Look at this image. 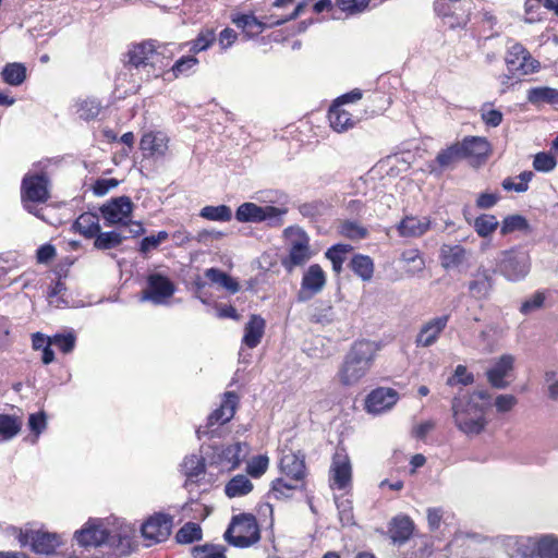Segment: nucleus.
I'll return each instance as SVG.
<instances>
[{"label": "nucleus", "mask_w": 558, "mask_h": 558, "mask_svg": "<svg viewBox=\"0 0 558 558\" xmlns=\"http://www.w3.org/2000/svg\"><path fill=\"white\" fill-rule=\"evenodd\" d=\"M492 405L485 390H475L452 400V416L457 428L468 436L481 434L487 426L486 411Z\"/></svg>", "instance_id": "f257e3e1"}, {"label": "nucleus", "mask_w": 558, "mask_h": 558, "mask_svg": "<svg viewBox=\"0 0 558 558\" xmlns=\"http://www.w3.org/2000/svg\"><path fill=\"white\" fill-rule=\"evenodd\" d=\"M379 350L380 345L375 341H355L343 356L336 373V380L347 388L360 385L369 373Z\"/></svg>", "instance_id": "f03ea898"}, {"label": "nucleus", "mask_w": 558, "mask_h": 558, "mask_svg": "<svg viewBox=\"0 0 558 558\" xmlns=\"http://www.w3.org/2000/svg\"><path fill=\"white\" fill-rule=\"evenodd\" d=\"M259 538V527L255 517L246 513L233 517L225 533V539L229 544L242 548L257 543Z\"/></svg>", "instance_id": "7ed1b4c3"}, {"label": "nucleus", "mask_w": 558, "mask_h": 558, "mask_svg": "<svg viewBox=\"0 0 558 558\" xmlns=\"http://www.w3.org/2000/svg\"><path fill=\"white\" fill-rule=\"evenodd\" d=\"M284 233L289 242V254L282 259V265L288 271H292L294 267L307 263L313 253L310 248V238L303 230L288 228Z\"/></svg>", "instance_id": "20e7f679"}, {"label": "nucleus", "mask_w": 558, "mask_h": 558, "mask_svg": "<svg viewBox=\"0 0 558 558\" xmlns=\"http://www.w3.org/2000/svg\"><path fill=\"white\" fill-rule=\"evenodd\" d=\"M287 208L275 206H259L255 203L246 202L241 204L235 211V219L239 222L259 223L267 221L270 226H281L282 217L287 214Z\"/></svg>", "instance_id": "39448f33"}, {"label": "nucleus", "mask_w": 558, "mask_h": 558, "mask_svg": "<svg viewBox=\"0 0 558 558\" xmlns=\"http://www.w3.org/2000/svg\"><path fill=\"white\" fill-rule=\"evenodd\" d=\"M497 265L505 278L510 281H520L530 272L531 257L525 251L511 248L500 253Z\"/></svg>", "instance_id": "423d86ee"}, {"label": "nucleus", "mask_w": 558, "mask_h": 558, "mask_svg": "<svg viewBox=\"0 0 558 558\" xmlns=\"http://www.w3.org/2000/svg\"><path fill=\"white\" fill-rule=\"evenodd\" d=\"M507 69L513 75L525 76L539 72L541 63L532 57L529 50L520 43H513L507 48L505 56Z\"/></svg>", "instance_id": "0eeeda50"}, {"label": "nucleus", "mask_w": 558, "mask_h": 558, "mask_svg": "<svg viewBox=\"0 0 558 558\" xmlns=\"http://www.w3.org/2000/svg\"><path fill=\"white\" fill-rule=\"evenodd\" d=\"M49 197L48 181L45 175L25 177L22 184V201L25 209L43 218L35 204L45 203Z\"/></svg>", "instance_id": "6e6552de"}, {"label": "nucleus", "mask_w": 558, "mask_h": 558, "mask_svg": "<svg viewBox=\"0 0 558 558\" xmlns=\"http://www.w3.org/2000/svg\"><path fill=\"white\" fill-rule=\"evenodd\" d=\"M518 550L525 558H558V537L543 535L538 538H522Z\"/></svg>", "instance_id": "1a4fd4ad"}, {"label": "nucleus", "mask_w": 558, "mask_h": 558, "mask_svg": "<svg viewBox=\"0 0 558 558\" xmlns=\"http://www.w3.org/2000/svg\"><path fill=\"white\" fill-rule=\"evenodd\" d=\"M172 519L162 513L149 517L141 526V533L147 542L146 546L165 542L171 534Z\"/></svg>", "instance_id": "9d476101"}, {"label": "nucleus", "mask_w": 558, "mask_h": 558, "mask_svg": "<svg viewBox=\"0 0 558 558\" xmlns=\"http://www.w3.org/2000/svg\"><path fill=\"white\" fill-rule=\"evenodd\" d=\"M329 481L332 489H347L352 485V464L344 450H337L329 469Z\"/></svg>", "instance_id": "9b49d317"}, {"label": "nucleus", "mask_w": 558, "mask_h": 558, "mask_svg": "<svg viewBox=\"0 0 558 558\" xmlns=\"http://www.w3.org/2000/svg\"><path fill=\"white\" fill-rule=\"evenodd\" d=\"M174 284L169 278L160 274H150L147 277V287L142 293V301H150L154 304H163L174 293Z\"/></svg>", "instance_id": "f8f14e48"}, {"label": "nucleus", "mask_w": 558, "mask_h": 558, "mask_svg": "<svg viewBox=\"0 0 558 558\" xmlns=\"http://www.w3.org/2000/svg\"><path fill=\"white\" fill-rule=\"evenodd\" d=\"M327 282V276L318 264L311 265L303 274L298 300L305 302L320 293Z\"/></svg>", "instance_id": "ddd939ff"}, {"label": "nucleus", "mask_w": 558, "mask_h": 558, "mask_svg": "<svg viewBox=\"0 0 558 558\" xmlns=\"http://www.w3.org/2000/svg\"><path fill=\"white\" fill-rule=\"evenodd\" d=\"M74 537L80 546L98 547L105 544L110 545V531L98 520H89L80 531H76Z\"/></svg>", "instance_id": "4468645a"}, {"label": "nucleus", "mask_w": 558, "mask_h": 558, "mask_svg": "<svg viewBox=\"0 0 558 558\" xmlns=\"http://www.w3.org/2000/svg\"><path fill=\"white\" fill-rule=\"evenodd\" d=\"M21 546H32V549L38 554H51L61 544L60 536L52 533L32 531L21 532L19 535Z\"/></svg>", "instance_id": "2eb2a0df"}, {"label": "nucleus", "mask_w": 558, "mask_h": 558, "mask_svg": "<svg viewBox=\"0 0 558 558\" xmlns=\"http://www.w3.org/2000/svg\"><path fill=\"white\" fill-rule=\"evenodd\" d=\"M170 138L167 133L157 130L145 132L140 141V149L144 157L162 158L169 150Z\"/></svg>", "instance_id": "dca6fc26"}, {"label": "nucleus", "mask_w": 558, "mask_h": 558, "mask_svg": "<svg viewBox=\"0 0 558 558\" xmlns=\"http://www.w3.org/2000/svg\"><path fill=\"white\" fill-rule=\"evenodd\" d=\"M247 452V445L242 442L217 447L214 449V462L220 465L221 469L231 471L239 466Z\"/></svg>", "instance_id": "f3484780"}, {"label": "nucleus", "mask_w": 558, "mask_h": 558, "mask_svg": "<svg viewBox=\"0 0 558 558\" xmlns=\"http://www.w3.org/2000/svg\"><path fill=\"white\" fill-rule=\"evenodd\" d=\"M133 203L128 196L111 199L101 207V214L109 225L126 223L132 211Z\"/></svg>", "instance_id": "a211bd4d"}, {"label": "nucleus", "mask_w": 558, "mask_h": 558, "mask_svg": "<svg viewBox=\"0 0 558 558\" xmlns=\"http://www.w3.org/2000/svg\"><path fill=\"white\" fill-rule=\"evenodd\" d=\"M449 320L448 315L433 317L425 322L415 338L416 347L428 348L435 344L441 332L447 327Z\"/></svg>", "instance_id": "6ab92c4d"}, {"label": "nucleus", "mask_w": 558, "mask_h": 558, "mask_svg": "<svg viewBox=\"0 0 558 558\" xmlns=\"http://www.w3.org/2000/svg\"><path fill=\"white\" fill-rule=\"evenodd\" d=\"M459 144L463 158L469 159L472 165L484 162L492 151L488 141L481 136H468Z\"/></svg>", "instance_id": "aec40b11"}, {"label": "nucleus", "mask_w": 558, "mask_h": 558, "mask_svg": "<svg viewBox=\"0 0 558 558\" xmlns=\"http://www.w3.org/2000/svg\"><path fill=\"white\" fill-rule=\"evenodd\" d=\"M398 401V392L391 388H378L373 390L366 398L365 408L367 412L379 414L391 409Z\"/></svg>", "instance_id": "412c9836"}, {"label": "nucleus", "mask_w": 558, "mask_h": 558, "mask_svg": "<svg viewBox=\"0 0 558 558\" xmlns=\"http://www.w3.org/2000/svg\"><path fill=\"white\" fill-rule=\"evenodd\" d=\"M430 226L432 221L428 217L407 216L399 222L397 230L401 236L418 238L424 235Z\"/></svg>", "instance_id": "4be33fe9"}, {"label": "nucleus", "mask_w": 558, "mask_h": 558, "mask_svg": "<svg viewBox=\"0 0 558 558\" xmlns=\"http://www.w3.org/2000/svg\"><path fill=\"white\" fill-rule=\"evenodd\" d=\"M513 363L514 357L512 355H502L486 373L489 384L498 389L506 388L508 383L505 380V378L512 371Z\"/></svg>", "instance_id": "5701e85b"}, {"label": "nucleus", "mask_w": 558, "mask_h": 558, "mask_svg": "<svg viewBox=\"0 0 558 558\" xmlns=\"http://www.w3.org/2000/svg\"><path fill=\"white\" fill-rule=\"evenodd\" d=\"M468 251L459 244H442L440 247L441 266L446 269L458 268L468 260Z\"/></svg>", "instance_id": "b1692460"}, {"label": "nucleus", "mask_w": 558, "mask_h": 558, "mask_svg": "<svg viewBox=\"0 0 558 558\" xmlns=\"http://www.w3.org/2000/svg\"><path fill=\"white\" fill-rule=\"evenodd\" d=\"M328 120L332 130L338 133L352 129L357 122L353 114L345 110L342 105L335 102L329 109Z\"/></svg>", "instance_id": "393cba45"}, {"label": "nucleus", "mask_w": 558, "mask_h": 558, "mask_svg": "<svg viewBox=\"0 0 558 558\" xmlns=\"http://www.w3.org/2000/svg\"><path fill=\"white\" fill-rule=\"evenodd\" d=\"M134 529L128 524H121L117 530L110 531V546L116 549L117 555H126L132 548Z\"/></svg>", "instance_id": "a878e982"}, {"label": "nucleus", "mask_w": 558, "mask_h": 558, "mask_svg": "<svg viewBox=\"0 0 558 558\" xmlns=\"http://www.w3.org/2000/svg\"><path fill=\"white\" fill-rule=\"evenodd\" d=\"M303 487V480H296L294 477H280L272 482L269 497L275 499H286L293 496L295 490Z\"/></svg>", "instance_id": "bb28decb"}, {"label": "nucleus", "mask_w": 558, "mask_h": 558, "mask_svg": "<svg viewBox=\"0 0 558 558\" xmlns=\"http://www.w3.org/2000/svg\"><path fill=\"white\" fill-rule=\"evenodd\" d=\"M238 404V396L234 392L228 391L225 393V399L219 409L214 411L209 416V424L215 423L225 424L229 422L235 412Z\"/></svg>", "instance_id": "cd10ccee"}, {"label": "nucleus", "mask_w": 558, "mask_h": 558, "mask_svg": "<svg viewBox=\"0 0 558 558\" xmlns=\"http://www.w3.org/2000/svg\"><path fill=\"white\" fill-rule=\"evenodd\" d=\"M265 330V320L258 315H252L244 328L243 343L255 348L260 342Z\"/></svg>", "instance_id": "c85d7f7f"}, {"label": "nucleus", "mask_w": 558, "mask_h": 558, "mask_svg": "<svg viewBox=\"0 0 558 558\" xmlns=\"http://www.w3.org/2000/svg\"><path fill=\"white\" fill-rule=\"evenodd\" d=\"M280 469L284 476L296 480L304 478V461L293 452L282 456L280 459Z\"/></svg>", "instance_id": "c756f323"}, {"label": "nucleus", "mask_w": 558, "mask_h": 558, "mask_svg": "<svg viewBox=\"0 0 558 558\" xmlns=\"http://www.w3.org/2000/svg\"><path fill=\"white\" fill-rule=\"evenodd\" d=\"M205 463L201 456L192 454L184 459L182 463V472L186 476L185 486L196 483L198 477L204 474Z\"/></svg>", "instance_id": "7c9ffc66"}, {"label": "nucleus", "mask_w": 558, "mask_h": 558, "mask_svg": "<svg viewBox=\"0 0 558 558\" xmlns=\"http://www.w3.org/2000/svg\"><path fill=\"white\" fill-rule=\"evenodd\" d=\"M526 99L535 106L558 105V89L548 86L533 87L527 90Z\"/></svg>", "instance_id": "2f4dec72"}, {"label": "nucleus", "mask_w": 558, "mask_h": 558, "mask_svg": "<svg viewBox=\"0 0 558 558\" xmlns=\"http://www.w3.org/2000/svg\"><path fill=\"white\" fill-rule=\"evenodd\" d=\"M493 288V278L488 275L486 270L482 272H477L469 282V291L471 295L477 300H483L488 298Z\"/></svg>", "instance_id": "473e14b6"}, {"label": "nucleus", "mask_w": 558, "mask_h": 558, "mask_svg": "<svg viewBox=\"0 0 558 558\" xmlns=\"http://www.w3.org/2000/svg\"><path fill=\"white\" fill-rule=\"evenodd\" d=\"M155 43V40H147L134 45L129 51V62L135 68L148 66L149 54H151Z\"/></svg>", "instance_id": "72a5a7b5"}, {"label": "nucleus", "mask_w": 558, "mask_h": 558, "mask_svg": "<svg viewBox=\"0 0 558 558\" xmlns=\"http://www.w3.org/2000/svg\"><path fill=\"white\" fill-rule=\"evenodd\" d=\"M413 532V522L409 517H397L390 527V537L395 543L407 542Z\"/></svg>", "instance_id": "f704fd0d"}, {"label": "nucleus", "mask_w": 558, "mask_h": 558, "mask_svg": "<svg viewBox=\"0 0 558 558\" xmlns=\"http://www.w3.org/2000/svg\"><path fill=\"white\" fill-rule=\"evenodd\" d=\"M461 159H463V155L458 142L439 151L436 157V162L439 171H442L454 167V165Z\"/></svg>", "instance_id": "c9c22d12"}, {"label": "nucleus", "mask_w": 558, "mask_h": 558, "mask_svg": "<svg viewBox=\"0 0 558 558\" xmlns=\"http://www.w3.org/2000/svg\"><path fill=\"white\" fill-rule=\"evenodd\" d=\"M76 230L86 238H94L100 231L99 218L92 213L82 214L75 221Z\"/></svg>", "instance_id": "e433bc0d"}, {"label": "nucleus", "mask_w": 558, "mask_h": 558, "mask_svg": "<svg viewBox=\"0 0 558 558\" xmlns=\"http://www.w3.org/2000/svg\"><path fill=\"white\" fill-rule=\"evenodd\" d=\"M173 52L168 44L155 43V47L149 54L148 66H151L155 71L160 72L165 66L168 65V61L172 58Z\"/></svg>", "instance_id": "4c0bfd02"}, {"label": "nucleus", "mask_w": 558, "mask_h": 558, "mask_svg": "<svg viewBox=\"0 0 558 558\" xmlns=\"http://www.w3.org/2000/svg\"><path fill=\"white\" fill-rule=\"evenodd\" d=\"M353 272L363 281H369L374 274V264L371 257L366 255H355L350 263Z\"/></svg>", "instance_id": "58836bf2"}, {"label": "nucleus", "mask_w": 558, "mask_h": 558, "mask_svg": "<svg viewBox=\"0 0 558 558\" xmlns=\"http://www.w3.org/2000/svg\"><path fill=\"white\" fill-rule=\"evenodd\" d=\"M252 489V482L244 475L234 476L225 487L226 495L230 498L247 495Z\"/></svg>", "instance_id": "ea45409f"}, {"label": "nucleus", "mask_w": 558, "mask_h": 558, "mask_svg": "<svg viewBox=\"0 0 558 558\" xmlns=\"http://www.w3.org/2000/svg\"><path fill=\"white\" fill-rule=\"evenodd\" d=\"M205 276L215 284L226 289L231 293H235L239 291V283L226 272L216 269L209 268L206 270Z\"/></svg>", "instance_id": "a19ab883"}, {"label": "nucleus", "mask_w": 558, "mask_h": 558, "mask_svg": "<svg viewBox=\"0 0 558 558\" xmlns=\"http://www.w3.org/2000/svg\"><path fill=\"white\" fill-rule=\"evenodd\" d=\"M232 22L238 27L242 28L250 37L259 35L265 28V24L263 22L250 14L233 17Z\"/></svg>", "instance_id": "79ce46f5"}, {"label": "nucleus", "mask_w": 558, "mask_h": 558, "mask_svg": "<svg viewBox=\"0 0 558 558\" xmlns=\"http://www.w3.org/2000/svg\"><path fill=\"white\" fill-rule=\"evenodd\" d=\"M499 222L497 218L494 215H481L478 216L473 223V227L476 231V233L481 238H487L492 235L496 229L498 228Z\"/></svg>", "instance_id": "37998d69"}, {"label": "nucleus", "mask_w": 558, "mask_h": 558, "mask_svg": "<svg viewBox=\"0 0 558 558\" xmlns=\"http://www.w3.org/2000/svg\"><path fill=\"white\" fill-rule=\"evenodd\" d=\"M351 248L352 247L348 244H336L325 253L326 257L331 262L332 269L336 274L341 272L345 255L351 251Z\"/></svg>", "instance_id": "c03bdc74"}, {"label": "nucleus", "mask_w": 558, "mask_h": 558, "mask_svg": "<svg viewBox=\"0 0 558 558\" xmlns=\"http://www.w3.org/2000/svg\"><path fill=\"white\" fill-rule=\"evenodd\" d=\"M199 216L211 221H229L232 218L231 208L227 205L205 206Z\"/></svg>", "instance_id": "a18cd8bd"}, {"label": "nucleus", "mask_w": 558, "mask_h": 558, "mask_svg": "<svg viewBox=\"0 0 558 558\" xmlns=\"http://www.w3.org/2000/svg\"><path fill=\"white\" fill-rule=\"evenodd\" d=\"M529 229L530 225L523 216L510 215L504 218L501 222L500 233L502 235H506L514 231H529Z\"/></svg>", "instance_id": "49530a36"}, {"label": "nucleus", "mask_w": 558, "mask_h": 558, "mask_svg": "<svg viewBox=\"0 0 558 558\" xmlns=\"http://www.w3.org/2000/svg\"><path fill=\"white\" fill-rule=\"evenodd\" d=\"M401 262L405 264L407 271L415 275L423 270L425 263L417 250L404 251L401 255Z\"/></svg>", "instance_id": "de8ad7c7"}, {"label": "nucleus", "mask_w": 558, "mask_h": 558, "mask_svg": "<svg viewBox=\"0 0 558 558\" xmlns=\"http://www.w3.org/2000/svg\"><path fill=\"white\" fill-rule=\"evenodd\" d=\"M180 544H190L202 538V529L197 523H185L175 535Z\"/></svg>", "instance_id": "09e8293b"}, {"label": "nucleus", "mask_w": 558, "mask_h": 558, "mask_svg": "<svg viewBox=\"0 0 558 558\" xmlns=\"http://www.w3.org/2000/svg\"><path fill=\"white\" fill-rule=\"evenodd\" d=\"M26 76L25 68L20 63L8 64L2 71L3 81L10 85H20Z\"/></svg>", "instance_id": "8fccbe9b"}, {"label": "nucleus", "mask_w": 558, "mask_h": 558, "mask_svg": "<svg viewBox=\"0 0 558 558\" xmlns=\"http://www.w3.org/2000/svg\"><path fill=\"white\" fill-rule=\"evenodd\" d=\"M194 558H226L225 547L214 544L195 546L192 549Z\"/></svg>", "instance_id": "3c124183"}, {"label": "nucleus", "mask_w": 558, "mask_h": 558, "mask_svg": "<svg viewBox=\"0 0 558 558\" xmlns=\"http://www.w3.org/2000/svg\"><path fill=\"white\" fill-rule=\"evenodd\" d=\"M122 240V235L114 231L98 233L95 240V246L99 250H108L120 245Z\"/></svg>", "instance_id": "603ef678"}, {"label": "nucleus", "mask_w": 558, "mask_h": 558, "mask_svg": "<svg viewBox=\"0 0 558 558\" xmlns=\"http://www.w3.org/2000/svg\"><path fill=\"white\" fill-rule=\"evenodd\" d=\"M101 105L94 98L82 100L78 104L77 113L82 119L89 120L96 118L100 112Z\"/></svg>", "instance_id": "864d4df0"}, {"label": "nucleus", "mask_w": 558, "mask_h": 558, "mask_svg": "<svg viewBox=\"0 0 558 558\" xmlns=\"http://www.w3.org/2000/svg\"><path fill=\"white\" fill-rule=\"evenodd\" d=\"M269 458L266 454L253 457L246 466L247 473L253 477L262 476L268 469Z\"/></svg>", "instance_id": "5fc2aeb1"}, {"label": "nucleus", "mask_w": 558, "mask_h": 558, "mask_svg": "<svg viewBox=\"0 0 558 558\" xmlns=\"http://www.w3.org/2000/svg\"><path fill=\"white\" fill-rule=\"evenodd\" d=\"M339 232L349 239L360 240L367 235V230L361 225L353 221H343L340 225Z\"/></svg>", "instance_id": "6e6d98bb"}, {"label": "nucleus", "mask_w": 558, "mask_h": 558, "mask_svg": "<svg viewBox=\"0 0 558 558\" xmlns=\"http://www.w3.org/2000/svg\"><path fill=\"white\" fill-rule=\"evenodd\" d=\"M21 427V423L10 416V415H0V434L4 438H12L15 436Z\"/></svg>", "instance_id": "4d7b16f0"}, {"label": "nucleus", "mask_w": 558, "mask_h": 558, "mask_svg": "<svg viewBox=\"0 0 558 558\" xmlns=\"http://www.w3.org/2000/svg\"><path fill=\"white\" fill-rule=\"evenodd\" d=\"M557 162L553 155L538 153L534 157L533 167L537 171L549 172L555 169Z\"/></svg>", "instance_id": "13d9d810"}, {"label": "nucleus", "mask_w": 558, "mask_h": 558, "mask_svg": "<svg viewBox=\"0 0 558 558\" xmlns=\"http://www.w3.org/2000/svg\"><path fill=\"white\" fill-rule=\"evenodd\" d=\"M215 40V33L213 29L206 28L202 31L197 38L193 40L191 51L201 52L206 50Z\"/></svg>", "instance_id": "bf43d9fd"}, {"label": "nucleus", "mask_w": 558, "mask_h": 558, "mask_svg": "<svg viewBox=\"0 0 558 558\" xmlns=\"http://www.w3.org/2000/svg\"><path fill=\"white\" fill-rule=\"evenodd\" d=\"M371 0H337L339 9L348 14H356L364 11Z\"/></svg>", "instance_id": "052dcab7"}, {"label": "nucleus", "mask_w": 558, "mask_h": 558, "mask_svg": "<svg viewBox=\"0 0 558 558\" xmlns=\"http://www.w3.org/2000/svg\"><path fill=\"white\" fill-rule=\"evenodd\" d=\"M474 381V377L471 373L468 372L464 365H458L456 367L454 374L452 377L448 378L447 385L454 386L457 384L461 385H470Z\"/></svg>", "instance_id": "680f3d73"}, {"label": "nucleus", "mask_w": 558, "mask_h": 558, "mask_svg": "<svg viewBox=\"0 0 558 558\" xmlns=\"http://www.w3.org/2000/svg\"><path fill=\"white\" fill-rule=\"evenodd\" d=\"M49 343L60 349L63 353H69L74 348L75 337L71 333L56 335L54 337L49 338Z\"/></svg>", "instance_id": "e2e57ef3"}, {"label": "nucleus", "mask_w": 558, "mask_h": 558, "mask_svg": "<svg viewBox=\"0 0 558 558\" xmlns=\"http://www.w3.org/2000/svg\"><path fill=\"white\" fill-rule=\"evenodd\" d=\"M545 293L536 292L530 299L525 300L521 305V313L527 315L538 308H541L545 302Z\"/></svg>", "instance_id": "0e129e2a"}, {"label": "nucleus", "mask_w": 558, "mask_h": 558, "mask_svg": "<svg viewBox=\"0 0 558 558\" xmlns=\"http://www.w3.org/2000/svg\"><path fill=\"white\" fill-rule=\"evenodd\" d=\"M169 238L168 232L159 231L156 235L146 236L142 240L141 252L146 254L153 248H156L161 242Z\"/></svg>", "instance_id": "69168bd1"}, {"label": "nucleus", "mask_w": 558, "mask_h": 558, "mask_svg": "<svg viewBox=\"0 0 558 558\" xmlns=\"http://www.w3.org/2000/svg\"><path fill=\"white\" fill-rule=\"evenodd\" d=\"M518 403L517 398L513 395H499L496 397L494 405L497 412L507 413L511 411Z\"/></svg>", "instance_id": "338daca9"}, {"label": "nucleus", "mask_w": 558, "mask_h": 558, "mask_svg": "<svg viewBox=\"0 0 558 558\" xmlns=\"http://www.w3.org/2000/svg\"><path fill=\"white\" fill-rule=\"evenodd\" d=\"M197 63L198 60L195 57H182L172 65V72L174 76L178 77L180 74L185 73L187 70L192 69Z\"/></svg>", "instance_id": "774afa93"}]
</instances>
